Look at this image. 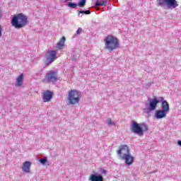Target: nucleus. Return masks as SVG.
<instances>
[{"label": "nucleus", "instance_id": "nucleus-1", "mask_svg": "<svg viewBox=\"0 0 181 181\" xmlns=\"http://www.w3.org/2000/svg\"><path fill=\"white\" fill-rule=\"evenodd\" d=\"M28 23H29L28 17L23 13L14 16L11 19V25L16 29H22V28H25Z\"/></svg>", "mask_w": 181, "mask_h": 181}, {"label": "nucleus", "instance_id": "nucleus-2", "mask_svg": "<svg viewBox=\"0 0 181 181\" xmlns=\"http://www.w3.org/2000/svg\"><path fill=\"white\" fill-rule=\"evenodd\" d=\"M119 46V42L118 41V38L112 35H108L105 37V49H107V50H110V52H112V50L118 49Z\"/></svg>", "mask_w": 181, "mask_h": 181}, {"label": "nucleus", "instance_id": "nucleus-3", "mask_svg": "<svg viewBox=\"0 0 181 181\" xmlns=\"http://www.w3.org/2000/svg\"><path fill=\"white\" fill-rule=\"evenodd\" d=\"M81 93L76 90H71L68 92L67 104L68 105H76L80 103Z\"/></svg>", "mask_w": 181, "mask_h": 181}, {"label": "nucleus", "instance_id": "nucleus-4", "mask_svg": "<svg viewBox=\"0 0 181 181\" xmlns=\"http://www.w3.org/2000/svg\"><path fill=\"white\" fill-rule=\"evenodd\" d=\"M148 129V124L145 123L139 124L136 122H133L132 124V132H134V134L139 135V136H142L144 135V132H146Z\"/></svg>", "mask_w": 181, "mask_h": 181}, {"label": "nucleus", "instance_id": "nucleus-5", "mask_svg": "<svg viewBox=\"0 0 181 181\" xmlns=\"http://www.w3.org/2000/svg\"><path fill=\"white\" fill-rule=\"evenodd\" d=\"M158 6L167 8V9H176L179 6V3L176 0H157Z\"/></svg>", "mask_w": 181, "mask_h": 181}, {"label": "nucleus", "instance_id": "nucleus-6", "mask_svg": "<svg viewBox=\"0 0 181 181\" xmlns=\"http://www.w3.org/2000/svg\"><path fill=\"white\" fill-rule=\"evenodd\" d=\"M163 100V97L153 98V99H150L148 100V107L144 109V112L149 114L151 111H155V110H156V107H158V104Z\"/></svg>", "mask_w": 181, "mask_h": 181}, {"label": "nucleus", "instance_id": "nucleus-7", "mask_svg": "<svg viewBox=\"0 0 181 181\" xmlns=\"http://www.w3.org/2000/svg\"><path fill=\"white\" fill-rule=\"evenodd\" d=\"M57 54V52L54 50H49L45 54V57L47 60L46 66H49V64H52L54 60H56V55Z\"/></svg>", "mask_w": 181, "mask_h": 181}, {"label": "nucleus", "instance_id": "nucleus-8", "mask_svg": "<svg viewBox=\"0 0 181 181\" xmlns=\"http://www.w3.org/2000/svg\"><path fill=\"white\" fill-rule=\"evenodd\" d=\"M59 75L57 74V71H49L47 73L45 76V79L48 83H54L57 81Z\"/></svg>", "mask_w": 181, "mask_h": 181}, {"label": "nucleus", "instance_id": "nucleus-9", "mask_svg": "<svg viewBox=\"0 0 181 181\" xmlns=\"http://www.w3.org/2000/svg\"><path fill=\"white\" fill-rule=\"evenodd\" d=\"M120 158L122 159V160H124V163H126V165L128 166H131V165L134 163V156H132L129 153V154L120 156Z\"/></svg>", "mask_w": 181, "mask_h": 181}, {"label": "nucleus", "instance_id": "nucleus-10", "mask_svg": "<svg viewBox=\"0 0 181 181\" xmlns=\"http://www.w3.org/2000/svg\"><path fill=\"white\" fill-rule=\"evenodd\" d=\"M129 153V148L127 145H122L119 147L117 155L121 158L122 155H128Z\"/></svg>", "mask_w": 181, "mask_h": 181}, {"label": "nucleus", "instance_id": "nucleus-11", "mask_svg": "<svg viewBox=\"0 0 181 181\" xmlns=\"http://www.w3.org/2000/svg\"><path fill=\"white\" fill-rule=\"evenodd\" d=\"M53 98V93L50 90H46L42 93V100L44 103H49Z\"/></svg>", "mask_w": 181, "mask_h": 181}, {"label": "nucleus", "instance_id": "nucleus-12", "mask_svg": "<svg viewBox=\"0 0 181 181\" xmlns=\"http://www.w3.org/2000/svg\"><path fill=\"white\" fill-rule=\"evenodd\" d=\"M161 105V110L164 111V112H166L167 114L170 111V107H169V103L165 98H163V100L160 101Z\"/></svg>", "mask_w": 181, "mask_h": 181}, {"label": "nucleus", "instance_id": "nucleus-13", "mask_svg": "<svg viewBox=\"0 0 181 181\" xmlns=\"http://www.w3.org/2000/svg\"><path fill=\"white\" fill-rule=\"evenodd\" d=\"M166 115H168V113L162 110H158L154 113V117L156 119L166 118Z\"/></svg>", "mask_w": 181, "mask_h": 181}, {"label": "nucleus", "instance_id": "nucleus-14", "mask_svg": "<svg viewBox=\"0 0 181 181\" xmlns=\"http://www.w3.org/2000/svg\"><path fill=\"white\" fill-rule=\"evenodd\" d=\"M30 162L29 161H25L23 163L22 170L23 172H25V173H29L30 172Z\"/></svg>", "mask_w": 181, "mask_h": 181}, {"label": "nucleus", "instance_id": "nucleus-15", "mask_svg": "<svg viewBox=\"0 0 181 181\" xmlns=\"http://www.w3.org/2000/svg\"><path fill=\"white\" fill-rule=\"evenodd\" d=\"M90 181H104L102 175H98L96 174H92L89 177Z\"/></svg>", "mask_w": 181, "mask_h": 181}, {"label": "nucleus", "instance_id": "nucleus-16", "mask_svg": "<svg viewBox=\"0 0 181 181\" xmlns=\"http://www.w3.org/2000/svg\"><path fill=\"white\" fill-rule=\"evenodd\" d=\"M23 84V74H21L16 80V87H21Z\"/></svg>", "mask_w": 181, "mask_h": 181}, {"label": "nucleus", "instance_id": "nucleus-17", "mask_svg": "<svg viewBox=\"0 0 181 181\" xmlns=\"http://www.w3.org/2000/svg\"><path fill=\"white\" fill-rule=\"evenodd\" d=\"M108 1L107 0H96L95 6V8H98V6H107Z\"/></svg>", "mask_w": 181, "mask_h": 181}, {"label": "nucleus", "instance_id": "nucleus-18", "mask_svg": "<svg viewBox=\"0 0 181 181\" xmlns=\"http://www.w3.org/2000/svg\"><path fill=\"white\" fill-rule=\"evenodd\" d=\"M81 13L84 14V15H90L91 13V11L90 10H86V11H78V16L81 17L83 16V15H80Z\"/></svg>", "mask_w": 181, "mask_h": 181}, {"label": "nucleus", "instance_id": "nucleus-19", "mask_svg": "<svg viewBox=\"0 0 181 181\" xmlns=\"http://www.w3.org/2000/svg\"><path fill=\"white\" fill-rule=\"evenodd\" d=\"M64 42H66V37H62L59 42L57 44V47H62V46H64Z\"/></svg>", "mask_w": 181, "mask_h": 181}, {"label": "nucleus", "instance_id": "nucleus-20", "mask_svg": "<svg viewBox=\"0 0 181 181\" xmlns=\"http://www.w3.org/2000/svg\"><path fill=\"white\" fill-rule=\"evenodd\" d=\"M86 0H81V1H78L77 5L80 8H84V6H86Z\"/></svg>", "mask_w": 181, "mask_h": 181}, {"label": "nucleus", "instance_id": "nucleus-21", "mask_svg": "<svg viewBox=\"0 0 181 181\" xmlns=\"http://www.w3.org/2000/svg\"><path fill=\"white\" fill-rule=\"evenodd\" d=\"M77 6H78V4L76 3H71V2L68 3V6L69 8H72V9L77 8Z\"/></svg>", "mask_w": 181, "mask_h": 181}, {"label": "nucleus", "instance_id": "nucleus-22", "mask_svg": "<svg viewBox=\"0 0 181 181\" xmlns=\"http://www.w3.org/2000/svg\"><path fill=\"white\" fill-rule=\"evenodd\" d=\"M107 124L108 127H111V125H115V122H112V120H111V119H107Z\"/></svg>", "mask_w": 181, "mask_h": 181}, {"label": "nucleus", "instance_id": "nucleus-23", "mask_svg": "<svg viewBox=\"0 0 181 181\" xmlns=\"http://www.w3.org/2000/svg\"><path fill=\"white\" fill-rule=\"evenodd\" d=\"M40 162L42 163V165H45L46 162H47V158L45 157L44 158H40Z\"/></svg>", "mask_w": 181, "mask_h": 181}, {"label": "nucleus", "instance_id": "nucleus-24", "mask_svg": "<svg viewBox=\"0 0 181 181\" xmlns=\"http://www.w3.org/2000/svg\"><path fill=\"white\" fill-rule=\"evenodd\" d=\"M83 32V28H78L76 31V35H80Z\"/></svg>", "mask_w": 181, "mask_h": 181}, {"label": "nucleus", "instance_id": "nucleus-25", "mask_svg": "<svg viewBox=\"0 0 181 181\" xmlns=\"http://www.w3.org/2000/svg\"><path fill=\"white\" fill-rule=\"evenodd\" d=\"M100 173H102V175H107V170L101 168L100 169Z\"/></svg>", "mask_w": 181, "mask_h": 181}, {"label": "nucleus", "instance_id": "nucleus-26", "mask_svg": "<svg viewBox=\"0 0 181 181\" xmlns=\"http://www.w3.org/2000/svg\"><path fill=\"white\" fill-rule=\"evenodd\" d=\"M0 37H2V26L0 25Z\"/></svg>", "mask_w": 181, "mask_h": 181}, {"label": "nucleus", "instance_id": "nucleus-27", "mask_svg": "<svg viewBox=\"0 0 181 181\" xmlns=\"http://www.w3.org/2000/svg\"><path fill=\"white\" fill-rule=\"evenodd\" d=\"M76 60H77V57H73L72 62H76Z\"/></svg>", "mask_w": 181, "mask_h": 181}, {"label": "nucleus", "instance_id": "nucleus-28", "mask_svg": "<svg viewBox=\"0 0 181 181\" xmlns=\"http://www.w3.org/2000/svg\"><path fill=\"white\" fill-rule=\"evenodd\" d=\"M177 145H179V146H181V141H180V140H179V141H177Z\"/></svg>", "mask_w": 181, "mask_h": 181}, {"label": "nucleus", "instance_id": "nucleus-29", "mask_svg": "<svg viewBox=\"0 0 181 181\" xmlns=\"http://www.w3.org/2000/svg\"><path fill=\"white\" fill-rule=\"evenodd\" d=\"M148 87H151V86H152V83L149 82V83H148Z\"/></svg>", "mask_w": 181, "mask_h": 181}, {"label": "nucleus", "instance_id": "nucleus-30", "mask_svg": "<svg viewBox=\"0 0 181 181\" xmlns=\"http://www.w3.org/2000/svg\"><path fill=\"white\" fill-rule=\"evenodd\" d=\"M63 2H69V0H62Z\"/></svg>", "mask_w": 181, "mask_h": 181}]
</instances>
